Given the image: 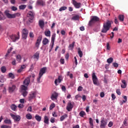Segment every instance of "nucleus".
Here are the masks:
<instances>
[{
	"instance_id": "obj_1",
	"label": "nucleus",
	"mask_w": 128,
	"mask_h": 128,
	"mask_svg": "<svg viewBox=\"0 0 128 128\" xmlns=\"http://www.w3.org/2000/svg\"><path fill=\"white\" fill-rule=\"evenodd\" d=\"M112 26V22L110 21L107 20L106 22L104 23L103 27L102 30V33H106L108 31L110 30Z\"/></svg>"
},
{
	"instance_id": "obj_2",
	"label": "nucleus",
	"mask_w": 128,
	"mask_h": 128,
	"mask_svg": "<svg viewBox=\"0 0 128 128\" xmlns=\"http://www.w3.org/2000/svg\"><path fill=\"white\" fill-rule=\"evenodd\" d=\"M34 78H36V75L34 74L26 78L25 80L24 81V85L28 86L30 84V80L32 82H34Z\"/></svg>"
},
{
	"instance_id": "obj_3",
	"label": "nucleus",
	"mask_w": 128,
	"mask_h": 128,
	"mask_svg": "<svg viewBox=\"0 0 128 128\" xmlns=\"http://www.w3.org/2000/svg\"><path fill=\"white\" fill-rule=\"evenodd\" d=\"M100 21V18L96 16H93L88 22V26H92L94 24Z\"/></svg>"
},
{
	"instance_id": "obj_4",
	"label": "nucleus",
	"mask_w": 128,
	"mask_h": 128,
	"mask_svg": "<svg viewBox=\"0 0 128 128\" xmlns=\"http://www.w3.org/2000/svg\"><path fill=\"white\" fill-rule=\"evenodd\" d=\"M36 14L34 11H30L27 14V17L28 18V21L30 22H34V16Z\"/></svg>"
},
{
	"instance_id": "obj_5",
	"label": "nucleus",
	"mask_w": 128,
	"mask_h": 128,
	"mask_svg": "<svg viewBox=\"0 0 128 128\" xmlns=\"http://www.w3.org/2000/svg\"><path fill=\"white\" fill-rule=\"evenodd\" d=\"M47 68L46 67H44L43 68H42L40 70L38 74V77L37 78V82H40V80L42 78V76L46 72Z\"/></svg>"
},
{
	"instance_id": "obj_6",
	"label": "nucleus",
	"mask_w": 128,
	"mask_h": 128,
	"mask_svg": "<svg viewBox=\"0 0 128 128\" xmlns=\"http://www.w3.org/2000/svg\"><path fill=\"white\" fill-rule=\"evenodd\" d=\"M74 102H73L69 101L68 102V104H67V106H66V110L68 112H70L72 110V108H74Z\"/></svg>"
},
{
	"instance_id": "obj_7",
	"label": "nucleus",
	"mask_w": 128,
	"mask_h": 128,
	"mask_svg": "<svg viewBox=\"0 0 128 128\" xmlns=\"http://www.w3.org/2000/svg\"><path fill=\"white\" fill-rule=\"evenodd\" d=\"M28 34V30L27 28H24L22 32V38L26 40Z\"/></svg>"
},
{
	"instance_id": "obj_8",
	"label": "nucleus",
	"mask_w": 128,
	"mask_h": 128,
	"mask_svg": "<svg viewBox=\"0 0 128 128\" xmlns=\"http://www.w3.org/2000/svg\"><path fill=\"white\" fill-rule=\"evenodd\" d=\"M108 124V122L105 120L104 118H102L100 120V128H106Z\"/></svg>"
},
{
	"instance_id": "obj_9",
	"label": "nucleus",
	"mask_w": 128,
	"mask_h": 128,
	"mask_svg": "<svg viewBox=\"0 0 128 128\" xmlns=\"http://www.w3.org/2000/svg\"><path fill=\"white\" fill-rule=\"evenodd\" d=\"M11 117L16 122H19L21 120V117L20 116H16V115H14L13 114H10Z\"/></svg>"
},
{
	"instance_id": "obj_10",
	"label": "nucleus",
	"mask_w": 128,
	"mask_h": 128,
	"mask_svg": "<svg viewBox=\"0 0 128 128\" xmlns=\"http://www.w3.org/2000/svg\"><path fill=\"white\" fill-rule=\"evenodd\" d=\"M4 14H5V15L7 17V18H8L9 19L14 18V14H10L9 11L6 10L4 12Z\"/></svg>"
},
{
	"instance_id": "obj_11",
	"label": "nucleus",
	"mask_w": 128,
	"mask_h": 128,
	"mask_svg": "<svg viewBox=\"0 0 128 128\" xmlns=\"http://www.w3.org/2000/svg\"><path fill=\"white\" fill-rule=\"evenodd\" d=\"M36 94L35 92H32L30 93V96H28V100L29 101H30L31 100H32L34 98H36Z\"/></svg>"
},
{
	"instance_id": "obj_12",
	"label": "nucleus",
	"mask_w": 128,
	"mask_h": 128,
	"mask_svg": "<svg viewBox=\"0 0 128 128\" xmlns=\"http://www.w3.org/2000/svg\"><path fill=\"white\" fill-rule=\"evenodd\" d=\"M73 4L76 8H80L81 6V4L77 2L75 0H73Z\"/></svg>"
},
{
	"instance_id": "obj_13",
	"label": "nucleus",
	"mask_w": 128,
	"mask_h": 128,
	"mask_svg": "<svg viewBox=\"0 0 128 128\" xmlns=\"http://www.w3.org/2000/svg\"><path fill=\"white\" fill-rule=\"evenodd\" d=\"M10 38L13 42H16L17 40H19V37H17L16 34H12L10 36Z\"/></svg>"
},
{
	"instance_id": "obj_14",
	"label": "nucleus",
	"mask_w": 128,
	"mask_h": 128,
	"mask_svg": "<svg viewBox=\"0 0 128 128\" xmlns=\"http://www.w3.org/2000/svg\"><path fill=\"white\" fill-rule=\"evenodd\" d=\"M42 35L38 37V39H37V40H36V47H38V46H39V45H40V42L41 41H42Z\"/></svg>"
},
{
	"instance_id": "obj_15",
	"label": "nucleus",
	"mask_w": 128,
	"mask_h": 128,
	"mask_svg": "<svg viewBox=\"0 0 128 128\" xmlns=\"http://www.w3.org/2000/svg\"><path fill=\"white\" fill-rule=\"evenodd\" d=\"M36 4L38 6H46V2L43 0H38Z\"/></svg>"
},
{
	"instance_id": "obj_16",
	"label": "nucleus",
	"mask_w": 128,
	"mask_h": 128,
	"mask_svg": "<svg viewBox=\"0 0 128 128\" xmlns=\"http://www.w3.org/2000/svg\"><path fill=\"white\" fill-rule=\"evenodd\" d=\"M16 88L15 85H12V86L8 88V91L10 92H13Z\"/></svg>"
},
{
	"instance_id": "obj_17",
	"label": "nucleus",
	"mask_w": 128,
	"mask_h": 128,
	"mask_svg": "<svg viewBox=\"0 0 128 128\" xmlns=\"http://www.w3.org/2000/svg\"><path fill=\"white\" fill-rule=\"evenodd\" d=\"M26 68V66L24 64L20 66V68H19L18 71L17 72L18 73H20L22 72V70Z\"/></svg>"
},
{
	"instance_id": "obj_18",
	"label": "nucleus",
	"mask_w": 128,
	"mask_h": 128,
	"mask_svg": "<svg viewBox=\"0 0 128 128\" xmlns=\"http://www.w3.org/2000/svg\"><path fill=\"white\" fill-rule=\"evenodd\" d=\"M58 94L57 92H54L52 94V96H51V99H52V100H54V99H56V98H58Z\"/></svg>"
},
{
	"instance_id": "obj_19",
	"label": "nucleus",
	"mask_w": 128,
	"mask_h": 128,
	"mask_svg": "<svg viewBox=\"0 0 128 128\" xmlns=\"http://www.w3.org/2000/svg\"><path fill=\"white\" fill-rule=\"evenodd\" d=\"M21 92L26 91L28 90V86H25L24 85H22L20 86Z\"/></svg>"
},
{
	"instance_id": "obj_20",
	"label": "nucleus",
	"mask_w": 128,
	"mask_h": 128,
	"mask_svg": "<svg viewBox=\"0 0 128 128\" xmlns=\"http://www.w3.org/2000/svg\"><path fill=\"white\" fill-rule=\"evenodd\" d=\"M39 26L41 28H43L44 25V22L42 20H40L38 22Z\"/></svg>"
},
{
	"instance_id": "obj_21",
	"label": "nucleus",
	"mask_w": 128,
	"mask_h": 128,
	"mask_svg": "<svg viewBox=\"0 0 128 128\" xmlns=\"http://www.w3.org/2000/svg\"><path fill=\"white\" fill-rule=\"evenodd\" d=\"M61 82H62V80L60 79V76H59L58 79H56L54 81V83H55L56 86H58V84H60Z\"/></svg>"
},
{
	"instance_id": "obj_22",
	"label": "nucleus",
	"mask_w": 128,
	"mask_h": 128,
	"mask_svg": "<svg viewBox=\"0 0 128 128\" xmlns=\"http://www.w3.org/2000/svg\"><path fill=\"white\" fill-rule=\"evenodd\" d=\"M124 16L123 14H119L118 16V18L121 22H123L124 20Z\"/></svg>"
},
{
	"instance_id": "obj_23",
	"label": "nucleus",
	"mask_w": 128,
	"mask_h": 128,
	"mask_svg": "<svg viewBox=\"0 0 128 128\" xmlns=\"http://www.w3.org/2000/svg\"><path fill=\"white\" fill-rule=\"evenodd\" d=\"M89 124L91 126V128H94V120L92 118H89Z\"/></svg>"
},
{
	"instance_id": "obj_24",
	"label": "nucleus",
	"mask_w": 128,
	"mask_h": 128,
	"mask_svg": "<svg viewBox=\"0 0 128 128\" xmlns=\"http://www.w3.org/2000/svg\"><path fill=\"white\" fill-rule=\"evenodd\" d=\"M122 82L123 83V84H121V88H126L127 84L125 80H122Z\"/></svg>"
},
{
	"instance_id": "obj_25",
	"label": "nucleus",
	"mask_w": 128,
	"mask_h": 128,
	"mask_svg": "<svg viewBox=\"0 0 128 128\" xmlns=\"http://www.w3.org/2000/svg\"><path fill=\"white\" fill-rule=\"evenodd\" d=\"M40 52H37L33 56L34 59H37L38 60L39 58Z\"/></svg>"
},
{
	"instance_id": "obj_26",
	"label": "nucleus",
	"mask_w": 128,
	"mask_h": 128,
	"mask_svg": "<svg viewBox=\"0 0 128 128\" xmlns=\"http://www.w3.org/2000/svg\"><path fill=\"white\" fill-rule=\"evenodd\" d=\"M44 122L46 124H49V119L48 116H44Z\"/></svg>"
},
{
	"instance_id": "obj_27",
	"label": "nucleus",
	"mask_w": 128,
	"mask_h": 128,
	"mask_svg": "<svg viewBox=\"0 0 128 128\" xmlns=\"http://www.w3.org/2000/svg\"><path fill=\"white\" fill-rule=\"evenodd\" d=\"M56 34L55 33L53 34L52 35L51 42L53 44H54V42L56 39Z\"/></svg>"
},
{
	"instance_id": "obj_28",
	"label": "nucleus",
	"mask_w": 128,
	"mask_h": 128,
	"mask_svg": "<svg viewBox=\"0 0 128 128\" xmlns=\"http://www.w3.org/2000/svg\"><path fill=\"white\" fill-rule=\"evenodd\" d=\"M48 42L49 41L47 38H44L42 40V44L44 45H46Z\"/></svg>"
},
{
	"instance_id": "obj_29",
	"label": "nucleus",
	"mask_w": 128,
	"mask_h": 128,
	"mask_svg": "<svg viewBox=\"0 0 128 128\" xmlns=\"http://www.w3.org/2000/svg\"><path fill=\"white\" fill-rule=\"evenodd\" d=\"M86 114V112L83 110L80 111L79 113V116L82 118H83Z\"/></svg>"
},
{
	"instance_id": "obj_30",
	"label": "nucleus",
	"mask_w": 128,
	"mask_h": 128,
	"mask_svg": "<svg viewBox=\"0 0 128 128\" xmlns=\"http://www.w3.org/2000/svg\"><path fill=\"white\" fill-rule=\"evenodd\" d=\"M10 108L12 109V110L13 111H16V108H17V106H16V104H12L11 106H10Z\"/></svg>"
},
{
	"instance_id": "obj_31",
	"label": "nucleus",
	"mask_w": 128,
	"mask_h": 128,
	"mask_svg": "<svg viewBox=\"0 0 128 128\" xmlns=\"http://www.w3.org/2000/svg\"><path fill=\"white\" fill-rule=\"evenodd\" d=\"M44 34L46 36L50 37V30L45 31L44 32Z\"/></svg>"
},
{
	"instance_id": "obj_32",
	"label": "nucleus",
	"mask_w": 128,
	"mask_h": 128,
	"mask_svg": "<svg viewBox=\"0 0 128 128\" xmlns=\"http://www.w3.org/2000/svg\"><path fill=\"white\" fill-rule=\"evenodd\" d=\"M71 20H79V16L78 15L74 16H73V17H72V18H71Z\"/></svg>"
},
{
	"instance_id": "obj_33",
	"label": "nucleus",
	"mask_w": 128,
	"mask_h": 128,
	"mask_svg": "<svg viewBox=\"0 0 128 128\" xmlns=\"http://www.w3.org/2000/svg\"><path fill=\"white\" fill-rule=\"evenodd\" d=\"M66 118H68V115H67V114H65L64 115H63V116H62L60 117V120L61 122H62Z\"/></svg>"
},
{
	"instance_id": "obj_34",
	"label": "nucleus",
	"mask_w": 128,
	"mask_h": 128,
	"mask_svg": "<svg viewBox=\"0 0 128 128\" xmlns=\"http://www.w3.org/2000/svg\"><path fill=\"white\" fill-rule=\"evenodd\" d=\"M0 70H1V72H2V73L6 72V67L4 66H3L1 67V68H0Z\"/></svg>"
},
{
	"instance_id": "obj_35",
	"label": "nucleus",
	"mask_w": 128,
	"mask_h": 128,
	"mask_svg": "<svg viewBox=\"0 0 128 128\" xmlns=\"http://www.w3.org/2000/svg\"><path fill=\"white\" fill-rule=\"evenodd\" d=\"M35 119L38 122H40L41 120V117L40 116H38V115H36L35 116Z\"/></svg>"
},
{
	"instance_id": "obj_36",
	"label": "nucleus",
	"mask_w": 128,
	"mask_h": 128,
	"mask_svg": "<svg viewBox=\"0 0 128 128\" xmlns=\"http://www.w3.org/2000/svg\"><path fill=\"white\" fill-rule=\"evenodd\" d=\"M26 5H20L19 6V9L20 10H24L26 8Z\"/></svg>"
},
{
	"instance_id": "obj_37",
	"label": "nucleus",
	"mask_w": 128,
	"mask_h": 128,
	"mask_svg": "<svg viewBox=\"0 0 128 128\" xmlns=\"http://www.w3.org/2000/svg\"><path fill=\"white\" fill-rule=\"evenodd\" d=\"M75 44V42H72V44L69 45V50H72Z\"/></svg>"
},
{
	"instance_id": "obj_38",
	"label": "nucleus",
	"mask_w": 128,
	"mask_h": 128,
	"mask_svg": "<svg viewBox=\"0 0 128 128\" xmlns=\"http://www.w3.org/2000/svg\"><path fill=\"white\" fill-rule=\"evenodd\" d=\"M26 118L28 120H32V116L30 114H28L26 115Z\"/></svg>"
},
{
	"instance_id": "obj_39",
	"label": "nucleus",
	"mask_w": 128,
	"mask_h": 128,
	"mask_svg": "<svg viewBox=\"0 0 128 128\" xmlns=\"http://www.w3.org/2000/svg\"><path fill=\"white\" fill-rule=\"evenodd\" d=\"M78 54L80 58H81L82 57L83 53H82V51L80 50V49H78Z\"/></svg>"
},
{
	"instance_id": "obj_40",
	"label": "nucleus",
	"mask_w": 128,
	"mask_h": 128,
	"mask_svg": "<svg viewBox=\"0 0 128 128\" xmlns=\"http://www.w3.org/2000/svg\"><path fill=\"white\" fill-rule=\"evenodd\" d=\"M22 95L24 97H26L28 94V92H27L26 90L22 91Z\"/></svg>"
},
{
	"instance_id": "obj_41",
	"label": "nucleus",
	"mask_w": 128,
	"mask_h": 128,
	"mask_svg": "<svg viewBox=\"0 0 128 128\" xmlns=\"http://www.w3.org/2000/svg\"><path fill=\"white\" fill-rule=\"evenodd\" d=\"M92 80L93 84L94 85H97L98 84V78H94Z\"/></svg>"
},
{
	"instance_id": "obj_42",
	"label": "nucleus",
	"mask_w": 128,
	"mask_h": 128,
	"mask_svg": "<svg viewBox=\"0 0 128 128\" xmlns=\"http://www.w3.org/2000/svg\"><path fill=\"white\" fill-rule=\"evenodd\" d=\"M67 10V7L66 6H62L61 7L60 10L59 11L60 12H62V11H64Z\"/></svg>"
},
{
	"instance_id": "obj_43",
	"label": "nucleus",
	"mask_w": 128,
	"mask_h": 128,
	"mask_svg": "<svg viewBox=\"0 0 128 128\" xmlns=\"http://www.w3.org/2000/svg\"><path fill=\"white\" fill-rule=\"evenodd\" d=\"M4 122L5 124H12V121L11 120H9L8 119H6L4 120Z\"/></svg>"
},
{
	"instance_id": "obj_44",
	"label": "nucleus",
	"mask_w": 128,
	"mask_h": 128,
	"mask_svg": "<svg viewBox=\"0 0 128 128\" xmlns=\"http://www.w3.org/2000/svg\"><path fill=\"white\" fill-rule=\"evenodd\" d=\"M12 49L13 48H10L9 49H8V52H7V54H6V56H8L9 54H10V52L12 51Z\"/></svg>"
},
{
	"instance_id": "obj_45",
	"label": "nucleus",
	"mask_w": 128,
	"mask_h": 128,
	"mask_svg": "<svg viewBox=\"0 0 128 128\" xmlns=\"http://www.w3.org/2000/svg\"><path fill=\"white\" fill-rule=\"evenodd\" d=\"M8 76H9V78H15L14 74L12 72H10L8 74Z\"/></svg>"
},
{
	"instance_id": "obj_46",
	"label": "nucleus",
	"mask_w": 128,
	"mask_h": 128,
	"mask_svg": "<svg viewBox=\"0 0 128 128\" xmlns=\"http://www.w3.org/2000/svg\"><path fill=\"white\" fill-rule=\"evenodd\" d=\"M29 36L30 38H34V32H30Z\"/></svg>"
},
{
	"instance_id": "obj_47",
	"label": "nucleus",
	"mask_w": 128,
	"mask_h": 128,
	"mask_svg": "<svg viewBox=\"0 0 128 128\" xmlns=\"http://www.w3.org/2000/svg\"><path fill=\"white\" fill-rule=\"evenodd\" d=\"M112 62H113V58H110L107 60V62H108V64H110Z\"/></svg>"
},
{
	"instance_id": "obj_48",
	"label": "nucleus",
	"mask_w": 128,
	"mask_h": 128,
	"mask_svg": "<svg viewBox=\"0 0 128 128\" xmlns=\"http://www.w3.org/2000/svg\"><path fill=\"white\" fill-rule=\"evenodd\" d=\"M21 59H22V58H21V56L20 55H18L16 56V60H17L18 62H20Z\"/></svg>"
},
{
	"instance_id": "obj_49",
	"label": "nucleus",
	"mask_w": 128,
	"mask_h": 128,
	"mask_svg": "<svg viewBox=\"0 0 128 128\" xmlns=\"http://www.w3.org/2000/svg\"><path fill=\"white\" fill-rule=\"evenodd\" d=\"M14 18H15L16 17H19L20 16V14L18 12L14 14Z\"/></svg>"
},
{
	"instance_id": "obj_50",
	"label": "nucleus",
	"mask_w": 128,
	"mask_h": 128,
	"mask_svg": "<svg viewBox=\"0 0 128 128\" xmlns=\"http://www.w3.org/2000/svg\"><path fill=\"white\" fill-rule=\"evenodd\" d=\"M11 10H12L14 12H16V11L18 10V8L16 6H12L11 7Z\"/></svg>"
},
{
	"instance_id": "obj_51",
	"label": "nucleus",
	"mask_w": 128,
	"mask_h": 128,
	"mask_svg": "<svg viewBox=\"0 0 128 128\" xmlns=\"http://www.w3.org/2000/svg\"><path fill=\"white\" fill-rule=\"evenodd\" d=\"M32 106H30L28 107V108L27 109V112H32Z\"/></svg>"
},
{
	"instance_id": "obj_52",
	"label": "nucleus",
	"mask_w": 128,
	"mask_h": 128,
	"mask_svg": "<svg viewBox=\"0 0 128 128\" xmlns=\"http://www.w3.org/2000/svg\"><path fill=\"white\" fill-rule=\"evenodd\" d=\"M54 107H55V105L54 104H51V105L50 106V110H52Z\"/></svg>"
},
{
	"instance_id": "obj_53",
	"label": "nucleus",
	"mask_w": 128,
	"mask_h": 128,
	"mask_svg": "<svg viewBox=\"0 0 128 128\" xmlns=\"http://www.w3.org/2000/svg\"><path fill=\"white\" fill-rule=\"evenodd\" d=\"M105 96V94L104 92H101L100 93V97L102 98H104Z\"/></svg>"
},
{
	"instance_id": "obj_54",
	"label": "nucleus",
	"mask_w": 128,
	"mask_h": 128,
	"mask_svg": "<svg viewBox=\"0 0 128 128\" xmlns=\"http://www.w3.org/2000/svg\"><path fill=\"white\" fill-rule=\"evenodd\" d=\"M94 78H98L94 72H93L92 74V79H94Z\"/></svg>"
},
{
	"instance_id": "obj_55",
	"label": "nucleus",
	"mask_w": 128,
	"mask_h": 128,
	"mask_svg": "<svg viewBox=\"0 0 128 128\" xmlns=\"http://www.w3.org/2000/svg\"><path fill=\"white\" fill-rule=\"evenodd\" d=\"M82 98L83 100V102H85L86 100V95H83L82 97Z\"/></svg>"
},
{
	"instance_id": "obj_56",
	"label": "nucleus",
	"mask_w": 128,
	"mask_h": 128,
	"mask_svg": "<svg viewBox=\"0 0 128 128\" xmlns=\"http://www.w3.org/2000/svg\"><path fill=\"white\" fill-rule=\"evenodd\" d=\"M83 90V88L81 86H78V92H82Z\"/></svg>"
},
{
	"instance_id": "obj_57",
	"label": "nucleus",
	"mask_w": 128,
	"mask_h": 128,
	"mask_svg": "<svg viewBox=\"0 0 128 128\" xmlns=\"http://www.w3.org/2000/svg\"><path fill=\"white\" fill-rule=\"evenodd\" d=\"M10 2L12 4H16V0H10Z\"/></svg>"
},
{
	"instance_id": "obj_58",
	"label": "nucleus",
	"mask_w": 128,
	"mask_h": 128,
	"mask_svg": "<svg viewBox=\"0 0 128 128\" xmlns=\"http://www.w3.org/2000/svg\"><path fill=\"white\" fill-rule=\"evenodd\" d=\"M116 93L118 94V95L120 96L121 94V93L120 92V89L116 90Z\"/></svg>"
},
{
	"instance_id": "obj_59",
	"label": "nucleus",
	"mask_w": 128,
	"mask_h": 128,
	"mask_svg": "<svg viewBox=\"0 0 128 128\" xmlns=\"http://www.w3.org/2000/svg\"><path fill=\"white\" fill-rule=\"evenodd\" d=\"M112 65H113V66H114V68H118V64L117 63H116V62H114V63L112 64Z\"/></svg>"
},
{
	"instance_id": "obj_60",
	"label": "nucleus",
	"mask_w": 128,
	"mask_h": 128,
	"mask_svg": "<svg viewBox=\"0 0 128 128\" xmlns=\"http://www.w3.org/2000/svg\"><path fill=\"white\" fill-rule=\"evenodd\" d=\"M124 100H123V102L124 103H126L127 102V96H124Z\"/></svg>"
},
{
	"instance_id": "obj_61",
	"label": "nucleus",
	"mask_w": 128,
	"mask_h": 128,
	"mask_svg": "<svg viewBox=\"0 0 128 128\" xmlns=\"http://www.w3.org/2000/svg\"><path fill=\"white\" fill-rule=\"evenodd\" d=\"M50 121L53 124L55 122V118L52 117V118H51Z\"/></svg>"
},
{
	"instance_id": "obj_62",
	"label": "nucleus",
	"mask_w": 128,
	"mask_h": 128,
	"mask_svg": "<svg viewBox=\"0 0 128 128\" xmlns=\"http://www.w3.org/2000/svg\"><path fill=\"white\" fill-rule=\"evenodd\" d=\"M112 125H113L112 122H109V124H108V126L110 128V127L112 126Z\"/></svg>"
},
{
	"instance_id": "obj_63",
	"label": "nucleus",
	"mask_w": 128,
	"mask_h": 128,
	"mask_svg": "<svg viewBox=\"0 0 128 128\" xmlns=\"http://www.w3.org/2000/svg\"><path fill=\"white\" fill-rule=\"evenodd\" d=\"M1 128H10V126H1Z\"/></svg>"
},
{
	"instance_id": "obj_64",
	"label": "nucleus",
	"mask_w": 128,
	"mask_h": 128,
	"mask_svg": "<svg viewBox=\"0 0 128 128\" xmlns=\"http://www.w3.org/2000/svg\"><path fill=\"white\" fill-rule=\"evenodd\" d=\"M60 62L62 64H64V59H60Z\"/></svg>"
}]
</instances>
